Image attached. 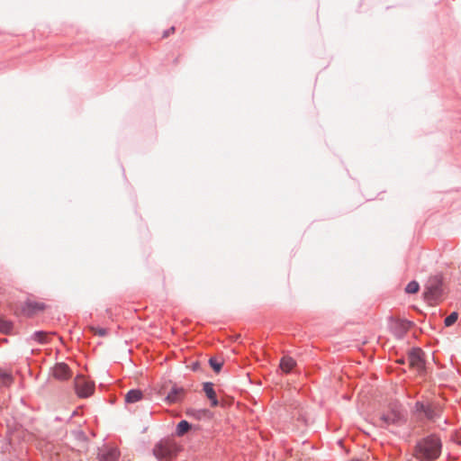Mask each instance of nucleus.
I'll use <instances>...</instances> for the list:
<instances>
[{"label": "nucleus", "mask_w": 461, "mask_h": 461, "mask_svg": "<svg viewBox=\"0 0 461 461\" xmlns=\"http://www.w3.org/2000/svg\"><path fill=\"white\" fill-rule=\"evenodd\" d=\"M441 442L436 436H430L420 441L414 451V456L420 460H433L439 456Z\"/></svg>", "instance_id": "obj_1"}, {"label": "nucleus", "mask_w": 461, "mask_h": 461, "mask_svg": "<svg viewBox=\"0 0 461 461\" xmlns=\"http://www.w3.org/2000/svg\"><path fill=\"white\" fill-rule=\"evenodd\" d=\"M177 450L176 443L172 440H161L155 445L153 448L154 456L159 460H168L172 458Z\"/></svg>", "instance_id": "obj_2"}, {"label": "nucleus", "mask_w": 461, "mask_h": 461, "mask_svg": "<svg viewBox=\"0 0 461 461\" xmlns=\"http://www.w3.org/2000/svg\"><path fill=\"white\" fill-rule=\"evenodd\" d=\"M168 387H170L169 392L167 394L165 401L169 404L180 402L185 395V390L181 387L171 385L170 383H165L158 391V393L164 394Z\"/></svg>", "instance_id": "obj_3"}, {"label": "nucleus", "mask_w": 461, "mask_h": 461, "mask_svg": "<svg viewBox=\"0 0 461 461\" xmlns=\"http://www.w3.org/2000/svg\"><path fill=\"white\" fill-rule=\"evenodd\" d=\"M441 279L438 276H433L429 278L426 286V292L424 293L426 299L429 301H435L441 295Z\"/></svg>", "instance_id": "obj_4"}, {"label": "nucleus", "mask_w": 461, "mask_h": 461, "mask_svg": "<svg viewBox=\"0 0 461 461\" xmlns=\"http://www.w3.org/2000/svg\"><path fill=\"white\" fill-rule=\"evenodd\" d=\"M75 389L79 397H88L94 393L95 384L83 375H77L75 378Z\"/></svg>", "instance_id": "obj_5"}, {"label": "nucleus", "mask_w": 461, "mask_h": 461, "mask_svg": "<svg viewBox=\"0 0 461 461\" xmlns=\"http://www.w3.org/2000/svg\"><path fill=\"white\" fill-rule=\"evenodd\" d=\"M45 309L42 303L27 300L19 308L20 313L25 316H32Z\"/></svg>", "instance_id": "obj_6"}, {"label": "nucleus", "mask_w": 461, "mask_h": 461, "mask_svg": "<svg viewBox=\"0 0 461 461\" xmlns=\"http://www.w3.org/2000/svg\"><path fill=\"white\" fill-rule=\"evenodd\" d=\"M423 353L420 348L412 349L409 356V366L417 372H421L424 369Z\"/></svg>", "instance_id": "obj_7"}, {"label": "nucleus", "mask_w": 461, "mask_h": 461, "mask_svg": "<svg viewBox=\"0 0 461 461\" xmlns=\"http://www.w3.org/2000/svg\"><path fill=\"white\" fill-rule=\"evenodd\" d=\"M51 375L59 381H65L72 376V372L67 364L58 363L52 367Z\"/></svg>", "instance_id": "obj_8"}, {"label": "nucleus", "mask_w": 461, "mask_h": 461, "mask_svg": "<svg viewBox=\"0 0 461 461\" xmlns=\"http://www.w3.org/2000/svg\"><path fill=\"white\" fill-rule=\"evenodd\" d=\"M402 419V412L399 406L394 404L387 413H384L381 416V420L386 424H393L398 422Z\"/></svg>", "instance_id": "obj_9"}, {"label": "nucleus", "mask_w": 461, "mask_h": 461, "mask_svg": "<svg viewBox=\"0 0 461 461\" xmlns=\"http://www.w3.org/2000/svg\"><path fill=\"white\" fill-rule=\"evenodd\" d=\"M203 391L206 396L211 400L212 406L215 407L218 405V401L216 399V393L213 389V384L212 383H205L203 384Z\"/></svg>", "instance_id": "obj_10"}, {"label": "nucleus", "mask_w": 461, "mask_h": 461, "mask_svg": "<svg viewBox=\"0 0 461 461\" xmlns=\"http://www.w3.org/2000/svg\"><path fill=\"white\" fill-rule=\"evenodd\" d=\"M415 409L417 412H422L429 420H432L435 417L434 411L431 410L430 406L425 405L423 402H416Z\"/></svg>", "instance_id": "obj_11"}, {"label": "nucleus", "mask_w": 461, "mask_h": 461, "mask_svg": "<svg viewBox=\"0 0 461 461\" xmlns=\"http://www.w3.org/2000/svg\"><path fill=\"white\" fill-rule=\"evenodd\" d=\"M118 456L119 453L115 448H109L100 455V461H116Z\"/></svg>", "instance_id": "obj_12"}, {"label": "nucleus", "mask_w": 461, "mask_h": 461, "mask_svg": "<svg viewBox=\"0 0 461 461\" xmlns=\"http://www.w3.org/2000/svg\"><path fill=\"white\" fill-rule=\"evenodd\" d=\"M142 393L140 390H131L125 395V401L128 403H134L141 400Z\"/></svg>", "instance_id": "obj_13"}, {"label": "nucleus", "mask_w": 461, "mask_h": 461, "mask_svg": "<svg viewBox=\"0 0 461 461\" xmlns=\"http://www.w3.org/2000/svg\"><path fill=\"white\" fill-rule=\"evenodd\" d=\"M295 366V361L290 357H284L280 362V368L285 372H290Z\"/></svg>", "instance_id": "obj_14"}, {"label": "nucleus", "mask_w": 461, "mask_h": 461, "mask_svg": "<svg viewBox=\"0 0 461 461\" xmlns=\"http://www.w3.org/2000/svg\"><path fill=\"white\" fill-rule=\"evenodd\" d=\"M50 334L44 331H36L32 334V339L38 341L41 344H46L49 342Z\"/></svg>", "instance_id": "obj_15"}, {"label": "nucleus", "mask_w": 461, "mask_h": 461, "mask_svg": "<svg viewBox=\"0 0 461 461\" xmlns=\"http://www.w3.org/2000/svg\"><path fill=\"white\" fill-rule=\"evenodd\" d=\"M190 429V424L186 420H181L176 428V432L179 436L186 433Z\"/></svg>", "instance_id": "obj_16"}, {"label": "nucleus", "mask_w": 461, "mask_h": 461, "mask_svg": "<svg viewBox=\"0 0 461 461\" xmlns=\"http://www.w3.org/2000/svg\"><path fill=\"white\" fill-rule=\"evenodd\" d=\"M12 330V322L0 318V332L8 333Z\"/></svg>", "instance_id": "obj_17"}, {"label": "nucleus", "mask_w": 461, "mask_h": 461, "mask_svg": "<svg viewBox=\"0 0 461 461\" xmlns=\"http://www.w3.org/2000/svg\"><path fill=\"white\" fill-rule=\"evenodd\" d=\"M209 364L211 366V367L216 372V373H219L221 369V366L223 365V362L221 361V360H218L216 358H210L209 360Z\"/></svg>", "instance_id": "obj_18"}, {"label": "nucleus", "mask_w": 461, "mask_h": 461, "mask_svg": "<svg viewBox=\"0 0 461 461\" xmlns=\"http://www.w3.org/2000/svg\"><path fill=\"white\" fill-rule=\"evenodd\" d=\"M419 284L415 281H411L407 285L405 291L408 294H416L419 291Z\"/></svg>", "instance_id": "obj_19"}, {"label": "nucleus", "mask_w": 461, "mask_h": 461, "mask_svg": "<svg viewBox=\"0 0 461 461\" xmlns=\"http://www.w3.org/2000/svg\"><path fill=\"white\" fill-rule=\"evenodd\" d=\"M458 314L456 312H452L445 319V325L449 327L453 325L457 320Z\"/></svg>", "instance_id": "obj_20"}, {"label": "nucleus", "mask_w": 461, "mask_h": 461, "mask_svg": "<svg viewBox=\"0 0 461 461\" xmlns=\"http://www.w3.org/2000/svg\"><path fill=\"white\" fill-rule=\"evenodd\" d=\"M11 382V376L9 374L0 370V384L4 385L9 384Z\"/></svg>", "instance_id": "obj_21"}, {"label": "nucleus", "mask_w": 461, "mask_h": 461, "mask_svg": "<svg viewBox=\"0 0 461 461\" xmlns=\"http://www.w3.org/2000/svg\"><path fill=\"white\" fill-rule=\"evenodd\" d=\"M91 330L94 331L95 334H97L99 336H105L106 335V330L104 329H102V328H91Z\"/></svg>", "instance_id": "obj_22"}, {"label": "nucleus", "mask_w": 461, "mask_h": 461, "mask_svg": "<svg viewBox=\"0 0 461 461\" xmlns=\"http://www.w3.org/2000/svg\"><path fill=\"white\" fill-rule=\"evenodd\" d=\"M400 326L401 328L402 329L403 331H406L410 329L411 327V322L409 321H401L400 322Z\"/></svg>", "instance_id": "obj_23"}]
</instances>
